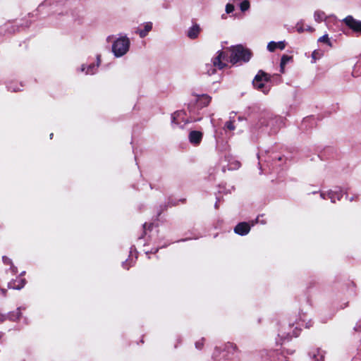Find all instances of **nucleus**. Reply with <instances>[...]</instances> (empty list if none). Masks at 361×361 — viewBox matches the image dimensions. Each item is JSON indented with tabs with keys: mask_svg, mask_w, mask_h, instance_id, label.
Masks as SVG:
<instances>
[{
	"mask_svg": "<svg viewBox=\"0 0 361 361\" xmlns=\"http://www.w3.org/2000/svg\"><path fill=\"white\" fill-rule=\"evenodd\" d=\"M228 50L231 53L229 58L232 65L239 61L248 62L252 56V51L242 44L230 47Z\"/></svg>",
	"mask_w": 361,
	"mask_h": 361,
	"instance_id": "nucleus-1",
	"label": "nucleus"
},
{
	"mask_svg": "<svg viewBox=\"0 0 361 361\" xmlns=\"http://www.w3.org/2000/svg\"><path fill=\"white\" fill-rule=\"evenodd\" d=\"M130 40L127 37L117 39L112 44V51L116 57L123 56L130 47Z\"/></svg>",
	"mask_w": 361,
	"mask_h": 361,
	"instance_id": "nucleus-2",
	"label": "nucleus"
},
{
	"mask_svg": "<svg viewBox=\"0 0 361 361\" xmlns=\"http://www.w3.org/2000/svg\"><path fill=\"white\" fill-rule=\"evenodd\" d=\"M293 324L283 325L279 330V336L281 340H289L293 337H298L300 334V329L297 327L293 329Z\"/></svg>",
	"mask_w": 361,
	"mask_h": 361,
	"instance_id": "nucleus-3",
	"label": "nucleus"
},
{
	"mask_svg": "<svg viewBox=\"0 0 361 361\" xmlns=\"http://www.w3.org/2000/svg\"><path fill=\"white\" fill-rule=\"evenodd\" d=\"M270 80L271 75L267 73L266 72L260 70L255 75L252 81V84L256 89L262 91V89L264 87V82H269ZM263 92H265V91L263 90Z\"/></svg>",
	"mask_w": 361,
	"mask_h": 361,
	"instance_id": "nucleus-4",
	"label": "nucleus"
},
{
	"mask_svg": "<svg viewBox=\"0 0 361 361\" xmlns=\"http://www.w3.org/2000/svg\"><path fill=\"white\" fill-rule=\"evenodd\" d=\"M343 22L353 32L361 33V20L355 19L352 16H348L343 19Z\"/></svg>",
	"mask_w": 361,
	"mask_h": 361,
	"instance_id": "nucleus-5",
	"label": "nucleus"
},
{
	"mask_svg": "<svg viewBox=\"0 0 361 361\" xmlns=\"http://www.w3.org/2000/svg\"><path fill=\"white\" fill-rule=\"evenodd\" d=\"M213 66L219 70H222L228 67V64L224 61V51L219 50L212 59Z\"/></svg>",
	"mask_w": 361,
	"mask_h": 361,
	"instance_id": "nucleus-6",
	"label": "nucleus"
},
{
	"mask_svg": "<svg viewBox=\"0 0 361 361\" xmlns=\"http://www.w3.org/2000/svg\"><path fill=\"white\" fill-rule=\"evenodd\" d=\"M203 138V133L199 130H191L188 135L190 142L194 146H198Z\"/></svg>",
	"mask_w": 361,
	"mask_h": 361,
	"instance_id": "nucleus-7",
	"label": "nucleus"
},
{
	"mask_svg": "<svg viewBox=\"0 0 361 361\" xmlns=\"http://www.w3.org/2000/svg\"><path fill=\"white\" fill-rule=\"evenodd\" d=\"M321 197L323 199H330L333 203H335L336 200H341V198L343 197V194H342L341 190H338V191L330 190L326 193L322 192Z\"/></svg>",
	"mask_w": 361,
	"mask_h": 361,
	"instance_id": "nucleus-8",
	"label": "nucleus"
},
{
	"mask_svg": "<svg viewBox=\"0 0 361 361\" xmlns=\"http://www.w3.org/2000/svg\"><path fill=\"white\" fill-rule=\"evenodd\" d=\"M250 231V226L247 222L238 223L234 228V232L240 235H245Z\"/></svg>",
	"mask_w": 361,
	"mask_h": 361,
	"instance_id": "nucleus-9",
	"label": "nucleus"
},
{
	"mask_svg": "<svg viewBox=\"0 0 361 361\" xmlns=\"http://www.w3.org/2000/svg\"><path fill=\"white\" fill-rule=\"evenodd\" d=\"M26 280L20 276H17L16 279L12 280L8 283V287L12 289L20 290L24 287Z\"/></svg>",
	"mask_w": 361,
	"mask_h": 361,
	"instance_id": "nucleus-10",
	"label": "nucleus"
},
{
	"mask_svg": "<svg viewBox=\"0 0 361 361\" xmlns=\"http://www.w3.org/2000/svg\"><path fill=\"white\" fill-rule=\"evenodd\" d=\"M201 31V29L197 24H194L190 29L188 30L187 36L191 39H195L197 38L200 32Z\"/></svg>",
	"mask_w": 361,
	"mask_h": 361,
	"instance_id": "nucleus-11",
	"label": "nucleus"
},
{
	"mask_svg": "<svg viewBox=\"0 0 361 361\" xmlns=\"http://www.w3.org/2000/svg\"><path fill=\"white\" fill-rule=\"evenodd\" d=\"M286 47V43L285 42L281 41V42H270L268 43L267 45V49L271 51L274 52L276 49H279L281 50L284 49Z\"/></svg>",
	"mask_w": 361,
	"mask_h": 361,
	"instance_id": "nucleus-12",
	"label": "nucleus"
},
{
	"mask_svg": "<svg viewBox=\"0 0 361 361\" xmlns=\"http://www.w3.org/2000/svg\"><path fill=\"white\" fill-rule=\"evenodd\" d=\"M152 23L151 22H147L144 25V28L138 29L136 31V33H137L141 38H143L148 35V33L152 30Z\"/></svg>",
	"mask_w": 361,
	"mask_h": 361,
	"instance_id": "nucleus-13",
	"label": "nucleus"
},
{
	"mask_svg": "<svg viewBox=\"0 0 361 361\" xmlns=\"http://www.w3.org/2000/svg\"><path fill=\"white\" fill-rule=\"evenodd\" d=\"M212 100V97L207 94H202L197 99L198 105L200 107H205L209 105Z\"/></svg>",
	"mask_w": 361,
	"mask_h": 361,
	"instance_id": "nucleus-14",
	"label": "nucleus"
},
{
	"mask_svg": "<svg viewBox=\"0 0 361 361\" xmlns=\"http://www.w3.org/2000/svg\"><path fill=\"white\" fill-rule=\"evenodd\" d=\"M101 63V56L98 55L97 56V63H91L87 67L86 70V74H90L92 75L95 73V71L97 68L99 67V64Z\"/></svg>",
	"mask_w": 361,
	"mask_h": 361,
	"instance_id": "nucleus-15",
	"label": "nucleus"
},
{
	"mask_svg": "<svg viewBox=\"0 0 361 361\" xmlns=\"http://www.w3.org/2000/svg\"><path fill=\"white\" fill-rule=\"evenodd\" d=\"M314 20L318 22L321 23L326 20V16L324 11H317L314 12Z\"/></svg>",
	"mask_w": 361,
	"mask_h": 361,
	"instance_id": "nucleus-16",
	"label": "nucleus"
},
{
	"mask_svg": "<svg viewBox=\"0 0 361 361\" xmlns=\"http://www.w3.org/2000/svg\"><path fill=\"white\" fill-rule=\"evenodd\" d=\"M224 350H226L228 353H233L238 350V347L235 343L228 342L224 345Z\"/></svg>",
	"mask_w": 361,
	"mask_h": 361,
	"instance_id": "nucleus-17",
	"label": "nucleus"
},
{
	"mask_svg": "<svg viewBox=\"0 0 361 361\" xmlns=\"http://www.w3.org/2000/svg\"><path fill=\"white\" fill-rule=\"evenodd\" d=\"M216 72V68L213 64H206L204 68V73L209 75L215 74Z\"/></svg>",
	"mask_w": 361,
	"mask_h": 361,
	"instance_id": "nucleus-18",
	"label": "nucleus"
},
{
	"mask_svg": "<svg viewBox=\"0 0 361 361\" xmlns=\"http://www.w3.org/2000/svg\"><path fill=\"white\" fill-rule=\"evenodd\" d=\"M21 317V312L20 309H17L16 311L12 312L9 314L8 317L11 321H16Z\"/></svg>",
	"mask_w": 361,
	"mask_h": 361,
	"instance_id": "nucleus-19",
	"label": "nucleus"
},
{
	"mask_svg": "<svg viewBox=\"0 0 361 361\" xmlns=\"http://www.w3.org/2000/svg\"><path fill=\"white\" fill-rule=\"evenodd\" d=\"M274 357L275 361H288V357L282 353L276 352Z\"/></svg>",
	"mask_w": 361,
	"mask_h": 361,
	"instance_id": "nucleus-20",
	"label": "nucleus"
},
{
	"mask_svg": "<svg viewBox=\"0 0 361 361\" xmlns=\"http://www.w3.org/2000/svg\"><path fill=\"white\" fill-rule=\"evenodd\" d=\"M224 128L228 130H234L235 129V126L234 125V121L229 120L225 123Z\"/></svg>",
	"mask_w": 361,
	"mask_h": 361,
	"instance_id": "nucleus-21",
	"label": "nucleus"
},
{
	"mask_svg": "<svg viewBox=\"0 0 361 361\" xmlns=\"http://www.w3.org/2000/svg\"><path fill=\"white\" fill-rule=\"evenodd\" d=\"M180 202L181 203L184 204V203L186 202V199L185 198L180 199V200H178V201H176V202H173V201L169 200V202H168V204L170 207L177 206V205H178V202ZM167 207H168V205H165V209H166Z\"/></svg>",
	"mask_w": 361,
	"mask_h": 361,
	"instance_id": "nucleus-22",
	"label": "nucleus"
},
{
	"mask_svg": "<svg viewBox=\"0 0 361 361\" xmlns=\"http://www.w3.org/2000/svg\"><path fill=\"white\" fill-rule=\"evenodd\" d=\"M320 42H324L328 44L329 46L331 47V42L329 38V36L327 34L323 35L322 37H319L318 39Z\"/></svg>",
	"mask_w": 361,
	"mask_h": 361,
	"instance_id": "nucleus-23",
	"label": "nucleus"
},
{
	"mask_svg": "<svg viewBox=\"0 0 361 361\" xmlns=\"http://www.w3.org/2000/svg\"><path fill=\"white\" fill-rule=\"evenodd\" d=\"M240 8L242 11H245L250 8V2L247 0L243 1L240 4Z\"/></svg>",
	"mask_w": 361,
	"mask_h": 361,
	"instance_id": "nucleus-24",
	"label": "nucleus"
},
{
	"mask_svg": "<svg viewBox=\"0 0 361 361\" xmlns=\"http://www.w3.org/2000/svg\"><path fill=\"white\" fill-rule=\"evenodd\" d=\"M312 358L314 361H324V356L319 351L317 353H313Z\"/></svg>",
	"mask_w": 361,
	"mask_h": 361,
	"instance_id": "nucleus-25",
	"label": "nucleus"
},
{
	"mask_svg": "<svg viewBox=\"0 0 361 361\" xmlns=\"http://www.w3.org/2000/svg\"><path fill=\"white\" fill-rule=\"evenodd\" d=\"M204 345V338H202L195 342V348L198 350H202Z\"/></svg>",
	"mask_w": 361,
	"mask_h": 361,
	"instance_id": "nucleus-26",
	"label": "nucleus"
},
{
	"mask_svg": "<svg viewBox=\"0 0 361 361\" xmlns=\"http://www.w3.org/2000/svg\"><path fill=\"white\" fill-rule=\"evenodd\" d=\"M292 59H293V56L284 54L282 56V57L281 59V63H282V65H286V63L289 61H290Z\"/></svg>",
	"mask_w": 361,
	"mask_h": 361,
	"instance_id": "nucleus-27",
	"label": "nucleus"
},
{
	"mask_svg": "<svg viewBox=\"0 0 361 361\" xmlns=\"http://www.w3.org/2000/svg\"><path fill=\"white\" fill-rule=\"evenodd\" d=\"M234 11V6L231 4H227L226 6V11L227 13H231Z\"/></svg>",
	"mask_w": 361,
	"mask_h": 361,
	"instance_id": "nucleus-28",
	"label": "nucleus"
},
{
	"mask_svg": "<svg viewBox=\"0 0 361 361\" xmlns=\"http://www.w3.org/2000/svg\"><path fill=\"white\" fill-rule=\"evenodd\" d=\"M180 115L179 112H175L172 114V123L178 125L179 122L177 121V117Z\"/></svg>",
	"mask_w": 361,
	"mask_h": 361,
	"instance_id": "nucleus-29",
	"label": "nucleus"
},
{
	"mask_svg": "<svg viewBox=\"0 0 361 361\" xmlns=\"http://www.w3.org/2000/svg\"><path fill=\"white\" fill-rule=\"evenodd\" d=\"M296 29H297V31H298L299 33H301V32H304L305 28L303 27V23H297V25H296Z\"/></svg>",
	"mask_w": 361,
	"mask_h": 361,
	"instance_id": "nucleus-30",
	"label": "nucleus"
},
{
	"mask_svg": "<svg viewBox=\"0 0 361 361\" xmlns=\"http://www.w3.org/2000/svg\"><path fill=\"white\" fill-rule=\"evenodd\" d=\"M228 51H229L228 50V48L226 49V51H224V61L226 62V63L228 62H230V58H229L230 56H228Z\"/></svg>",
	"mask_w": 361,
	"mask_h": 361,
	"instance_id": "nucleus-31",
	"label": "nucleus"
},
{
	"mask_svg": "<svg viewBox=\"0 0 361 361\" xmlns=\"http://www.w3.org/2000/svg\"><path fill=\"white\" fill-rule=\"evenodd\" d=\"M153 227V224L152 223H149V224H147V223H145L143 224V229H144V232L147 229V230H151Z\"/></svg>",
	"mask_w": 361,
	"mask_h": 361,
	"instance_id": "nucleus-32",
	"label": "nucleus"
},
{
	"mask_svg": "<svg viewBox=\"0 0 361 361\" xmlns=\"http://www.w3.org/2000/svg\"><path fill=\"white\" fill-rule=\"evenodd\" d=\"M2 259H3L4 263L6 265H11L12 264L11 259L10 258H8V257L4 256Z\"/></svg>",
	"mask_w": 361,
	"mask_h": 361,
	"instance_id": "nucleus-33",
	"label": "nucleus"
},
{
	"mask_svg": "<svg viewBox=\"0 0 361 361\" xmlns=\"http://www.w3.org/2000/svg\"><path fill=\"white\" fill-rule=\"evenodd\" d=\"M305 30H307L308 32H312L314 31V28H313L311 26H307V27L305 29Z\"/></svg>",
	"mask_w": 361,
	"mask_h": 361,
	"instance_id": "nucleus-34",
	"label": "nucleus"
},
{
	"mask_svg": "<svg viewBox=\"0 0 361 361\" xmlns=\"http://www.w3.org/2000/svg\"><path fill=\"white\" fill-rule=\"evenodd\" d=\"M285 66H286V65H282V63H280L281 73H284Z\"/></svg>",
	"mask_w": 361,
	"mask_h": 361,
	"instance_id": "nucleus-35",
	"label": "nucleus"
},
{
	"mask_svg": "<svg viewBox=\"0 0 361 361\" xmlns=\"http://www.w3.org/2000/svg\"><path fill=\"white\" fill-rule=\"evenodd\" d=\"M158 252V248L152 249L150 251L151 253H157Z\"/></svg>",
	"mask_w": 361,
	"mask_h": 361,
	"instance_id": "nucleus-36",
	"label": "nucleus"
},
{
	"mask_svg": "<svg viewBox=\"0 0 361 361\" xmlns=\"http://www.w3.org/2000/svg\"><path fill=\"white\" fill-rule=\"evenodd\" d=\"M85 68H85V65H82V68H81L82 71H84L85 70Z\"/></svg>",
	"mask_w": 361,
	"mask_h": 361,
	"instance_id": "nucleus-37",
	"label": "nucleus"
},
{
	"mask_svg": "<svg viewBox=\"0 0 361 361\" xmlns=\"http://www.w3.org/2000/svg\"><path fill=\"white\" fill-rule=\"evenodd\" d=\"M215 208H216V209H218V208H219V205H218V203H217V202H216V204H215Z\"/></svg>",
	"mask_w": 361,
	"mask_h": 361,
	"instance_id": "nucleus-38",
	"label": "nucleus"
},
{
	"mask_svg": "<svg viewBox=\"0 0 361 361\" xmlns=\"http://www.w3.org/2000/svg\"><path fill=\"white\" fill-rule=\"evenodd\" d=\"M2 320V315L0 314V322H1Z\"/></svg>",
	"mask_w": 361,
	"mask_h": 361,
	"instance_id": "nucleus-39",
	"label": "nucleus"
},
{
	"mask_svg": "<svg viewBox=\"0 0 361 361\" xmlns=\"http://www.w3.org/2000/svg\"><path fill=\"white\" fill-rule=\"evenodd\" d=\"M161 212H162V211H160V212H159V214H158V215H159V216L161 214Z\"/></svg>",
	"mask_w": 361,
	"mask_h": 361,
	"instance_id": "nucleus-40",
	"label": "nucleus"
},
{
	"mask_svg": "<svg viewBox=\"0 0 361 361\" xmlns=\"http://www.w3.org/2000/svg\"><path fill=\"white\" fill-rule=\"evenodd\" d=\"M51 138L53 137V133L50 135Z\"/></svg>",
	"mask_w": 361,
	"mask_h": 361,
	"instance_id": "nucleus-41",
	"label": "nucleus"
}]
</instances>
